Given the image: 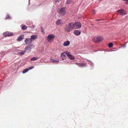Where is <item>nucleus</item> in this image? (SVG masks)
<instances>
[{
  "instance_id": "nucleus-1",
  "label": "nucleus",
  "mask_w": 128,
  "mask_h": 128,
  "mask_svg": "<svg viewBox=\"0 0 128 128\" xmlns=\"http://www.w3.org/2000/svg\"><path fill=\"white\" fill-rule=\"evenodd\" d=\"M74 28L73 23L70 22L66 26L64 30L66 32H69Z\"/></svg>"
},
{
  "instance_id": "nucleus-2",
  "label": "nucleus",
  "mask_w": 128,
  "mask_h": 128,
  "mask_svg": "<svg viewBox=\"0 0 128 128\" xmlns=\"http://www.w3.org/2000/svg\"><path fill=\"white\" fill-rule=\"evenodd\" d=\"M35 47L34 44H32L29 45L25 47V50L26 51L30 52L31 51V49L34 48Z\"/></svg>"
},
{
  "instance_id": "nucleus-3",
  "label": "nucleus",
  "mask_w": 128,
  "mask_h": 128,
  "mask_svg": "<svg viewBox=\"0 0 128 128\" xmlns=\"http://www.w3.org/2000/svg\"><path fill=\"white\" fill-rule=\"evenodd\" d=\"M73 26L74 28L78 29L81 27V24L78 22H77L73 24Z\"/></svg>"
},
{
  "instance_id": "nucleus-4",
  "label": "nucleus",
  "mask_w": 128,
  "mask_h": 128,
  "mask_svg": "<svg viewBox=\"0 0 128 128\" xmlns=\"http://www.w3.org/2000/svg\"><path fill=\"white\" fill-rule=\"evenodd\" d=\"M117 12L120 15L124 16L126 15V10L124 9L118 10Z\"/></svg>"
},
{
  "instance_id": "nucleus-5",
  "label": "nucleus",
  "mask_w": 128,
  "mask_h": 128,
  "mask_svg": "<svg viewBox=\"0 0 128 128\" xmlns=\"http://www.w3.org/2000/svg\"><path fill=\"white\" fill-rule=\"evenodd\" d=\"M94 40L96 42L98 43L102 40L103 38L102 37L100 36L94 37Z\"/></svg>"
},
{
  "instance_id": "nucleus-6",
  "label": "nucleus",
  "mask_w": 128,
  "mask_h": 128,
  "mask_svg": "<svg viewBox=\"0 0 128 128\" xmlns=\"http://www.w3.org/2000/svg\"><path fill=\"white\" fill-rule=\"evenodd\" d=\"M55 36L52 34H50L48 36V41L51 42V41L52 40L55 38Z\"/></svg>"
},
{
  "instance_id": "nucleus-7",
  "label": "nucleus",
  "mask_w": 128,
  "mask_h": 128,
  "mask_svg": "<svg viewBox=\"0 0 128 128\" xmlns=\"http://www.w3.org/2000/svg\"><path fill=\"white\" fill-rule=\"evenodd\" d=\"M66 54L69 58L71 60H73L74 59V56L73 55L70 54V52H66Z\"/></svg>"
},
{
  "instance_id": "nucleus-8",
  "label": "nucleus",
  "mask_w": 128,
  "mask_h": 128,
  "mask_svg": "<svg viewBox=\"0 0 128 128\" xmlns=\"http://www.w3.org/2000/svg\"><path fill=\"white\" fill-rule=\"evenodd\" d=\"M3 35L5 37L7 36H12L13 35L12 33L9 32H6L3 34Z\"/></svg>"
},
{
  "instance_id": "nucleus-9",
  "label": "nucleus",
  "mask_w": 128,
  "mask_h": 128,
  "mask_svg": "<svg viewBox=\"0 0 128 128\" xmlns=\"http://www.w3.org/2000/svg\"><path fill=\"white\" fill-rule=\"evenodd\" d=\"M56 24L58 26H62L64 24V22L62 20L60 19H59L56 22Z\"/></svg>"
},
{
  "instance_id": "nucleus-10",
  "label": "nucleus",
  "mask_w": 128,
  "mask_h": 128,
  "mask_svg": "<svg viewBox=\"0 0 128 128\" xmlns=\"http://www.w3.org/2000/svg\"><path fill=\"white\" fill-rule=\"evenodd\" d=\"M25 43L26 44L30 45L32 43V41L30 38H28L24 41Z\"/></svg>"
},
{
  "instance_id": "nucleus-11",
  "label": "nucleus",
  "mask_w": 128,
  "mask_h": 128,
  "mask_svg": "<svg viewBox=\"0 0 128 128\" xmlns=\"http://www.w3.org/2000/svg\"><path fill=\"white\" fill-rule=\"evenodd\" d=\"M59 13L62 15H64L66 14L65 12V8H62L60 10Z\"/></svg>"
},
{
  "instance_id": "nucleus-12",
  "label": "nucleus",
  "mask_w": 128,
  "mask_h": 128,
  "mask_svg": "<svg viewBox=\"0 0 128 128\" xmlns=\"http://www.w3.org/2000/svg\"><path fill=\"white\" fill-rule=\"evenodd\" d=\"M76 64L80 67H84L86 66V64L83 63H76Z\"/></svg>"
},
{
  "instance_id": "nucleus-13",
  "label": "nucleus",
  "mask_w": 128,
  "mask_h": 128,
  "mask_svg": "<svg viewBox=\"0 0 128 128\" xmlns=\"http://www.w3.org/2000/svg\"><path fill=\"white\" fill-rule=\"evenodd\" d=\"M24 35L23 34H22L20 35L18 38L17 39V41L18 42H20L22 41L24 38Z\"/></svg>"
},
{
  "instance_id": "nucleus-14",
  "label": "nucleus",
  "mask_w": 128,
  "mask_h": 128,
  "mask_svg": "<svg viewBox=\"0 0 128 128\" xmlns=\"http://www.w3.org/2000/svg\"><path fill=\"white\" fill-rule=\"evenodd\" d=\"M30 38V39L32 41L38 38V36L36 35H32L31 36Z\"/></svg>"
},
{
  "instance_id": "nucleus-15",
  "label": "nucleus",
  "mask_w": 128,
  "mask_h": 128,
  "mask_svg": "<svg viewBox=\"0 0 128 128\" xmlns=\"http://www.w3.org/2000/svg\"><path fill=\"white\" fill-rule=\"evenodd\" d=\"M65 54H66V52H64L62 53L61 54V56L63 60L65 59L66 58Z\"/></svg>"
},
{
  "instance_id": "nucleus-16",
  "label": "nucleus",
  "mask_w": 128,
  "mask_h": 128,
  "mask_svg": "<svg viewBox=\"0 0 128 128\" xmlns=\"http://www.w3.org/2000/svg\"><path fill=\"white\" fill-rule=\"evenodd\" d=\"M74 33L76 36H78L80 34V31L76 30L74 32Z\"/></svg>"
},
{
  "instance_id": "nucleus-17",
  "label": "nucleus",
  "mask_w": 128,
  "mask_h": 128,
  "mask_svg": "<svg viewBox=\"0 0 128 128\" xmlns=\"http://www.w3.org/2000/svg\"><path fill=\"white\" fill-rule=\"evenodd\" d=\"M70 43V42L69 41H66L64 42L63 45L64 46H67L69 45Z\"/></svg>"
},
{
  "instance_id": "nucleus-18",
  "label": "nucleus",
  "mask_w": 128,
  "mask_h": 128,
  "mask_svg": "<svg viewBox=\"0 0 128 128\" xmlns=\"http://www.w3.org/2000/svg\"><path fill=\"white\" fill-rule=\"evenodd\" d=\"M50 61L54 62H58L59 61V60L58 59H54L50 58Z\"/></svg>"
},
{
  "instance_id": "nucleus-19",
  "label": "nucleus",
  "mask_w": 128,
  "mask_h": 128,
  "mask_svg": "<svg viewBox=\"0 0 128 128\" xmlns=\"http://www.w3.org/2000/svg\"><path fill=\"white\" fill-rule=\"evenodd\" d=\"M38 57H34L33 58H31L30 59V60L31 61H34L38 60Z\"/></svg>"
},
{
  "instance_id": "nucleus-20",
  "label": "nucleus",
  "mask_w": 128,
  "mask_h": 128,
  "mask_svg": "<svg viewBox=\"0 0 128 128\" xmlns=\"http://www.w3.org/2000/svg\"><path fill=\"white\" fill-rule=\"evenodd\" d=\"M27 27L26 25H23L22 26V30H26L27 29Z\"/></svg>"
},
{
  "instance_id": "nucleus-21",
  "label": "nucleus",
  "mask_w": 128,
  "mask_h": 128,
  "mask_svg": "<svg viewBox=\"0 0 128 128\" xmlns=\"http://www.w3.org/2000/svg\"><path fill=\"white\" fill-rule=\"evenodd\" d=\"M29 70L28 68H26L22 72L23 74H24L26 72H27Z\"/></svg>"
},
{
  "instance_id": "nucleus-22",
  "label": "nucleus",
  "mask_w": 128,
  "mask_h": 128,
  "mask_svg": "<svg viewBox=\"0 0 128 128\" xmlns=\"http://www.w3.org/2000/svg\"><path fill=\"white\" fill-rule=\"evenodd\" d=\"M10 16L8 14L6 16V17L5 18V20H6L7 19H10Z\"/></svg>"
},
{
  "instance_id": "nucleus-23",
  "label": "nucleus",
  "mask_w": 128,
  "mask_h": 128,
  "mask_svg": "<svg viewBox=\"0 0 128 128\" xmlns=\"http://www.w3.org/2000/svg\"><path fill=\"white\" fill-rule=\"evenodd\" d=\"M41 32H42L43 34H44V33H45V32L44 31V29L42 27H41Z\"/></svg>"
},
{
  "instance_id": "nucleus-24",
  "label": "nucleus",
  "mask_w": 128,
  "mask_h": 128,
  "mask_svg": "<svg viewBox=\"0 0 128 128\" xmlns=\"http://www.w3.org/2000/svg\"><path fill=\"white\" fill-rule=\"evenodd\" d=\"M113 46V44L112 43H110L108 44V46L110 48H112Z\"/></svg>"
},
{
  "instance_id": "nucleus-25",
  "label": "nucleus",
  "mask_w": 128,
  "mask_h": 128,
  "mask_svg": "<svg viewBox=\"0 0 128 128\" xmlns=\"http://www.w3.org/2000/svg\"><path fill=\"white\" fill-rule=\"evenodd\" d=\"M72 2V1L71 0H68L66 2L67 4H70Z\"/></svg>"
},
{
  "instance_id": "nucleus-26",
  "label": "nucleus",
  "mask_w": 128,
  "mask_h": 128,
  "mask_svg": "<svg viewBox=\"0 0 128 128\" xmlns=\"http://www.w3.org/2000/svg\"><path fill=\"white\" fill-rule=\"evenodd\" d=\"M26 52V50H25L24 51L20 52L19 53L21 54V55H22L24 54V52Z\"/></svg>"
},
{
  "instance_id": "nucleus-27",
  "label": "nucleus",
  "mask_w": 128,
  "mask_h": 128,
  "mask_svg": "<svg viewBox=\"0 0 128 128\" xmlns=\"http://www.w3.org/2000/svg\"><path fill=\"white\" fill-rule=\"evenodd\" d=\"M34 68V66H32L30 67H29L28 68L29 70H31Z\"/></svg>"
},
{
  "instance_id": "nucleus-28",
  "label": "nucleus",
  "mask_w": 128,
  "mask_h": 128,
  "mask_svg": "<svg viewBox=\"0 0 128 128\" xmlns=\"http://www.w3.org/2000/svg\"><path fill=\"white\" fill-rule=\"evenodd\" d=\"M92 13L93 14H94L95 13V11L93 10L92 11Z\"/></svg>"
},
{
  "instance_id": "nucleus-29",
  "label": "nucleus",
  "mask_w": 128,
  "mask_h": 128,
  "mask_svg": "<svg viewBox=\"0 0 128 128\" xmlns=\"http://www.w3.org/2000/svg\"><path fill=\"white\" fill-rule=\"evenodd\" d=\"M60 0H55V2H59Z\"/></svg>"
},
{
  "instance_id": "nucleus-30",
  "label": "nucleus",
  "mask_w": 128,
  "mask_h": 128,
  "mask_svg": "<svg viewBox=\"0 0 128 128\" xmlns=\"http://www.w3.org/2000/svg\"><path fill=\"white\" fill-rule=\"evenodd\" d=\"M101 20V19H98V20H96L98 21H100V20Z\"/></svg>"
},
{
  "instance_id": "nucleus-31",
  "label": "nucleus",
  "mask_w": 128,
  "mask_h": 128,
  "mask_svg": "<svg viewBox=\"0 0 128 128\" xmlns=\"http://www.w3.org/2000/svg\"><path fill=\"white\" fill-rule=\"evenodd\" d=\"M122 0L123 1H128V0Z\"/></svg>"
}]
</instances>
